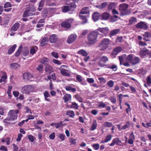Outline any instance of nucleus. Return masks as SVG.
Wrapping results in <instances>:
<instances>
[{"label":"nucleus","mask_w":151,"mask_h":151,"mask_svg":"<svg viewBox=\"0 0 151 151\" xmlns=\"http://www.w3.org/2000/svg\"><path fill=\"white\" fill-rule=\"evenodd\" d=\"M99 33L96 31H93L89 33L88 36V39L89 43L92 44L95 42L97 38L98 35Z\"/></svg>","instance_id":"1"},{"label":"nucleus","mask_w":151,"mask_h":151,"mask_svg":"<svg viewBox=\"0 0 151 151\" xmlns=\"http://www.w3.org/2000/svg\"><path fill=\"white\" fill-rule=\"evenodd\" d=\"M140 60V59L138 57L133 58L132 54L128 55L126 58V60L132 65L137 64L139 62Z\"/></svg>","instance_id":"2"},{"label":"nucleus","mask_w":151,"mask_h":151,"mask_svg":"<svg viewBox=\"0 0 151 151\" xmlns=\"http://www.w3.org/2000/svg\"><path fill=\"white\" fill-rule=\"evenodd\" d=\"M21 90L23 93L29 94L30 93L33 92L34 89L32 85H27L23 87Z\"/></svg>","instance_id":"3"},{"label":"nucleus","mask_w":151,"mask_h":151,"mask_svg":"<svg viewBox=\"0 0 151 151\" xmlns=\"http://www.w3.org/2000/svg\"><path fill=\"white\" fill-rule=\"evenodd\" d=\"M76 5L74 3H71L68 6H65L62 8V11L63 12H69L74 11L75 9L76 8Z\"/></svg>","instance_id":"4"},{"label":"nucleus","mask_w":151,"mask_h":151,"mask_svg":"<svg viewBox=\"0 0 151 151\" xmlns=\"http://www.w3.org/2000/svg\"><path fill=\"white\" fill-rule=\"evenodd\" d=\"M149 50L147 48L141 50L139 52V55L142 58H151V53L148 52Z\"/></svg>","instance_id":"5"},{"label":"nucleus","mask_w":151,"mask_h":151,"mask_svg":"<svg viewBox=\"0 0 151 151\" xmlns=\"http://www.w3.org/2000/svg\"><path fill=\"white\" fill-rule=\"evenodd\" d=\"M35 11V9L34 8V7L32 6H30L28 8L27 10L24 12L23 17H25L28 16H32L35 14V13H34Z\"/></svg>","instance_id":"6"},{"label":"nucleus","mask_w":151,"mask_h":151,"mask_svg":"<svg viewBox=\"0 0 151 151\" xmlns=\"http://www.w3.org/2000/svg\"><path fill=\"white\" fill-rule=\"evenodd\" d=\"M19 113L18 110H12L9 112V115L10 116V118L11 120H14L17 119V114Z\"/></svg>","instance_id":"7"},{"label":"nucleus","mask_w":151,"mask_h":151,"mask_svg":"<svg viewBox=\"0 0 151 151\" xmlns=\"http://www.w3.org/2000/svg\"><path fill=\"white\" fill-rule=\"evenodd\" d=\"M77 36L75 34H72L69 35L67 40L68 44H71L74 42L76 39Z\"/></svg>","instance_id":"8"},{"label":"nucleus","mask_w":151,"mask_h":151,"mask_svg":"<svg viewBox=\"0 0 151 151\" xmlns=\"http://www.w3.org/2000/svg\"><path fill=\"white\" fill-rule=\"evenodd\" d=\"M122 143V142L119 139V138L118 137H116L112 140V142L110 144V146L112 147L116 144L117 145L121 146Z\"/></svg>","instance_id":"9"},{"label":"nucleus","mask_w":151,"mask_h":151,"mask_svg":"<svg viewBox=\"0 0 151 151\" xmlns=\"http://www.w3.org/2000/svg\"><path fill=\"white\" fill-rule=\"evenodd\" d=\"M136 27L142 29H147V26L144 22H140L136 25Z\"/></svg>","instance_id":"10"},{"label":"nucleus","mask_w":151,"mask_h":151,"mask_svg":"<svg viewBox=\"0 0 151 151\" xmlns=\"http://www.w3.org/2000/svg\"><path fill=\"white\" fill-rule=\"evenodd\" d=\"M58 39V36L55 34H52L50 35L49 37V40L51 43H56Z\"/></svg>","instance_id":"11"},{"label":"nucleus","mask_w":151,"mask_h":151,"mask_svg":"<svg viewBox=\"0 0 151 151\" xmlns=\"http://www.w3.org/2000/svg\"><path fill=\"white\" fill-rule=\"evenodd\" d=\"M122 50V47L119 46L114 48L111 52V55H116Z\"/></svg>","instance_id":"12"},{"label":"nucleus","mask_w":151,"mask_h":151,"mask_svg":"<svg viewBox=\"0 0 151 151\" xmlns=\"http://www.w3.org/2000/svg\"><path fill=\"white\" fill-rule=\"evenodd\" d=\"M59 70H60V73L62 75L68 76H70V74L68 72V70L63 68H61V67L59 68Z\"/></svg>","instance_id":"13"},{"label":"nucleus","mask_w":151,"mask_h":151,"mask_svg":"<svg viewBox=\"0 0 151 151\" xmlns=\"http://www.w3.org/2000/svg\"><path fill=\"white\" fill-rule=\"evenodd\" d=\"M129 5L126 4H122L119 6L120 10L122 11H125L128 8Z\"/></svg>","instance_id":"14"},{"label":"nucleus","mask_w":151,"mask_h":151,"mask_svg":"<svg viewBox=\"0 0 151 151\" xmlns=\"http://www.w3.org/2000/svg\"><path fill=\"white\" fill-rule=\"evenodd\" d=\"M23 78L25 80H30L33 78V76L29 73H25L23 74Z\"/></svg>","instance_id":"15"},{"label":"nucleus","mask_w":151,"mask_h":151,"mask_svg":"<svg viewBox=\"0 0 151 151\" xmlns=\"http://www.w3.org/2000/svg\"><path fill=\"white\" fill-rule=\"evenodd\" d=\"M100 17L99 13L97 12H95L93 13L92 15V19L94 22H96L98 20Z\"/></svg>","instance_id":"16"},{"label":"nucleus","mask_w":151,"mask_h":151,"mask_svg":"<svg viewBox=\"0 0 151 151\" xmlns=\"http://www.w3.org/2000/svg\"><path fill=\"white\" fill-rule=\"evenodd\" d=\"M49 41V39L47 37H45L43 38L40 42V44L41 46L43 47L47 44V42Z\"/></svg>","instance_id":"17"},{"label":"nucleus","mask_w":151,"mask_h":151,"mask_svg":"<svg viewBox=\"0 0 151 151\" xmlns=\"http://www.w3.org/2000/svg\"><path fill=\"white\" fill-rule=\"evenodd\" d=\"M119 31L120 30L119 29H116L112 30L111 31L109 35V37L111 38L113 36L118 34L119 32Z\"/></svg>","instance_id":"18"},{"label":"nucleus","mask_w":151,"mask_h":151,"mask_svg":"<svg viewBox=\"0 0 151 151\" xmlns=\"http://www.w3.org/2000/svg\"><path fill=\"white\" fill-rule=\"evenodd\" d=\"M71 96L70 94H65L63 97V99L64 101V102L66 103L71 100Z\"/></svg>","instance_id":"19"},{"label":"nucleus","mask_w":151,"mask_h":151,"mask_svg":"<svg viewBox=\"0 0 151 151\" xmlns=\"http://www.w3.org/2000/svg\"><path fill=\"white\" fill-rule=\"evenodd\" d=\"M89 8L88 7H85L83 8L80 12V14H85L89 13Z\"/></svg>","instance_id":"20"},{"label":"nucleus","mask_w":151,"mask_h":151,"mask_svg":"<svg viewBox=\"0 0 151 151\" xmlns=\"http://www.w3.org/2000/svg\"><path fill=\"white\" fill-rule=\"evenodd\" d=\"M45 100L47 101H50V99L48 98L50 97V95L49 92L47 91H45L44 93Z\"/></svg>","instance_id":"21"},{"label":"nucleus","mask_w":151,"mask_h":151,"mask_svg":"<svg viewBox=\"0 0 151 151\" xmlns=\"http://www.w3.org/2000/svg\"><path fill=\"white\" fill-rule=\"evenodd\" d=\"M17 47V45L14 44L12 45L9 50L8 51V54L9 55L11 54L15 50Z\"/></svg>","instance_id":"22"},{"label":"nucleus","mask_w":151,"mask_h":151,"mask_svg":"<svg viewBox=\"0 0 151 151\" xmlns=\"http://www.w3.org/2000/svg\"><path fill=\"white\" fill-rule=\"evenodd\" d=\"M38 50V48L36 46L32 47L30 49V53L32 55L35 54Z\"/></svg>","instance_id":"23"},{"label":"nucleus","mask_w":151,"mask_h":151,"mask_svg":"<svg viewBox=\"0 0 151 151\" xmlns=\"http://www.w3.org/2000/svg\"><path fill=\"white\" fill-rule=\"evenodd\" d=\"M82 14H80L79 13V17L80 18L83 20L82 22V24L86 23L87 22V20L86 19V17L85 16L82 15Z\"/></svg>","instance_id":"24"},{"label":"nucleus","mask_w":151,"mask_h":151,"mask_svg":"<svg viewBox=\"0 0 151 151\" xmlns=\"http://www.w3.org/2000/svg\"><path fill=\"white\" fill-rule=\"evenodd\" d=\"M20 24L19 23H16L14 24L11 28V30L16 31L19 27Z\"/></svg>","instance_id":"25"},{"label":"nucleus","mask_w":151,"mask_h":151,"mask_svg":"<svg viewBox=\"0 0 151 151\" xmlns=\"http://www.w3.org/2000/svg\"><path fill=\"white\" fill-rule=\"evenodd\" d=\"M137 22V19L134 17H132L129 20V24L130 25L135 24Z\"/></svg>","instance_id":"26"},{"label":"nucleus","mask_w":151,"mask_h":151,"mask_svg":"<svg viewBox=\"0 0 151 151\" xmlns=\"http://www.w3.org/2000/svg\"><path fill=\"white\" fill-rule=\"evenodd\" d=\"M61 26L66 28H69L71 27L70 24L67 22H63L61 24Z\"/></svg>","instance_id":"27"},{"label":"nucleus","mask_w":151,"mask_h":151,"mask_svg":"<svg viewBox=\"0 0 151 151\" xmlns=\"http://www.w3.org/2000/svg\"><path fill=\"white\" fill-rule=\"evenodd\" d=\"M66 115L69 116L71 118H73L75 115L74 112L73 111L69 110L67 111Z\"/></svg>","instance_id":"28"},{"label":"nucleus","mask_w":151,"mask_h":151,"mask_svg":"<svg viewBox=\"0 0 151 151\" xmlns=\"http://www.w3.org/2000/svg\"><path fill=\"white\" fill-rule=\"evenodd\" d=\"M78 53L79 54H81L84 56H86L88 55V53L86 52L83 49L79 50L78 52Z\"/></svg>","instance_id":"29"},{"label":"nucleus","mask_w":151,"mask_h":151,"mask_svg":"<svg viewBox=\"0 0 151 151\" xmlns=\"http://www.w3.org/2000/svg\"><path fill=\"white\" fill-rule=\"evenodd\" d=\"M116 4L114 3H110L108 5V8L109 10H111L115 8L116 7Z\"/></svg>","instance_id":"30"},{"label":"nucleus","mask_w":151,"mask_h":151,"mask_svg":"<svg viewBox=\"0 0 151 151\" xmlns=\"http://www.w3.org/2000/svg\"><path fill=\"white\" fill-rule=\"evenodd\" d=\"M49 62V59L45 57H43L40 60V63L44 64H47Z\"/></svg>","instance_id":"31"},{"label":"nucleus","mask_w":151,"mask_h":151,"mask_svg":"<svg viewBox=\"0 0 151 151\" xmlns=\"http://www.w3.org/2000/svg\"><path fill=\"white\" fill-rule=\"evenodd\" d=\"M29 50L27 47L24 48V50L22 52L23 55L26 56L28 55L29 54Z\"/></svg>","instance_id":"32"},{"label":"nucleus","mask_w":151,"mask_h":151,"mask_svg":"<svg viewBox=\"0 0 151 151\" xmlns=\"http://www.w3.org/2000/svg\"><path fill=\"white\" fill-rule=\"evenodd\" d=\"M45 70L47 72L50 73L52 71V68L50 65H47L46 66Z\"/></svg>","instance_id":"33"},{"label":"nucleus","mask_w":151,"mask_h":151,"mask_svg":"<svg viewBox=\"0 0 151 151\" xmlns=\"http://www.w3.org/2000/svg\"><path fill=\"white\" fill-rule=\"evenodd\" d=\"M23 48V47L22 45H20L19 48H18V50H17V52H16V53L15 54V56L16 57H18L19 56L20 53V52L22 50Z\"/></svg>","instance_id":"34"},{"label":"nucleus","mask_w":151,"mask_h":151,"mask_svg":"<svg viewBox=\"0 0 151 151\" xmlns=\"http://www.w3.org/2000/svg\"><path fill=\"white\" fill-rule=\"evenodd\" d=\"M104 66H106V67L108 68H110L112 69L113 71H116L117 69L116 65L113 64L111 66H107V65H104Z\"/></svg>","instance_id":"35"},{"label":"nucleus","mask_w":151,"mask_h":151,"mask_svg":"<svg viewBox=\"0 0 151 151\" xmlns=\"http://www.w3.org/2000/svg\"><path fill=\"white\" fill-rule=\"evenodd\" d=\"M130 122L129 121H128L126 123V124L124 125L122 127V129L125 130L127 128L130 127Z\"/></svg>","instance_id":"36"},{"label":"nucleus","mask_w":151,"mask_h":151,"mask_svg":"<svg viewBox=\"0 0 151 151\" xmlns=\"http://www.w3.org/2000/svg\"><path fill=\"white\" fill-rule=\"evenodd\" d=\"M112 136L111 135H107L104 139V142H107L111 140L112 139Z\"/></svg>","instance_id":"37"},{"label":"nucleus","mask_w":151,"mask_h":151,"mask_svg":"<svg viewBox=\"0 0 151 151\" xmlns=\"http://www.w3.org/2000/svg\"><path fill=\"white\" fill-rule=\"evenodd\" d=\"M11 67L13 69H15L20 67V65L17 63H13L10 64Z\"/></svg>","instance_id":"38"},{"label":"nucleus","mask_w":151,"mask_h":151,"mask_svg":"<svg viewBox=\"0 0 151 151\" xmlns=\"http://www.w3.org/2000/svg\"><path fill=\"white\" fill-rule=\"evenodd\" d=\"M112 124L109 122H104V127H111L112 126Z\"/></svg>","instance_id":"39"},{"label":"nucleus","mask_w":151,"mask_h":151,"mask_svg":"<svg viewBox=\"0 0 151 151\" xmlns=\"http://www.w3.org/2000/svg\"><path fill=\"white\" fill-rule=\"evenodd\" d=\"M99 47L100 48V50H103L104 49V40H102L101 42L99 45Z\"/></svg>","instance_id":"40"},{"label":"nucleus","mask_w":151,"mask_h":151,"mask_svg":"<svg viewBox=\"0 0 151 151\" xmlns=\"http://www.w3.org/2000/svg\"><path fill=\"white\" fill-rule=\"evenodd\" d=\"M123 37L122 36L117 37L116 39V42H121L123 41Z\"/></svg>","instance_id":"41"},{"label":"nucleus","mask_w":151,"mask_h":151,"mask_svg":"<svg viewBox=\"0 0 151 151\" xmlns=\"http://www.w3.org/2000/svg\"><path fill=\"white\" fill-rule=\"evenodd\" d=\"M147 83L148 85H149L151 83V78L150 76H148L146 78Z\"/></svg>","instance_id":"42"},{"label":"nucleus","mask_w":151,"mask_h":151,"mask_svg":"<svg viewBox=\"0 0 151 151\" xmlns=\"http://www.w3.org/2000/svg\"><path fill=\"white\" fill-rule=\"evenodd\" d=\"M108 86L110 87H112L114 85V82L112 80L109 81L107 83Z\"/></svg>","instance_id":"43"},{"label":"nucleus","mask_w":151,"mask_h":151,"mask_svg":"<svg viewBox=\"0 0 151 151\" xmlns=\"http://www.w3.org/2000/svg\"><path fill=\"white\" fill-rule=\"evenodd\" d=\"M109 99L111 102L114 104H115L116 102V98L114 96H111L109 98Z\"/></svg>","instance_id":"44"},{"label":"nucleus","mask_w":151,"mask_h":151,"mask_svg":"<svg viewBox=\"0 0 151 151\" xmlns=\"http://www.w3.org/2000/svg\"><path fill=\"white\" fill-rule=\"evenodd\" d=\"M78 105L76 103H72V104L71 106V108H75L76 109H78Z\"/></svg>","instance_id":"45"},{"label":"nucleus","mask_w":151,"mask_h":151,"mask_svg":"<svg viewBox=\"0 0 151 151\" xmlns=\"http://www.w3.org/2000/svg\"><path fill=\"white\" fill-rule=\"evenodd\" d=\"M129 87L132 92L134 94L137 93V91L136 89L133 87L132 86H130Z\"/></svg>","instance_id":"46"},{"label":"nucleus","mask_w":151,"mask_h":151,"mask_svg":"<svg viewBox=\"0 0 151 151\" xmlns=\"http://www.w3.org/2000/svg\"><path fill=\"white\" fill-rule=\"evenodd\" d=\"M96 123H93L90 128V130H93L96 128Z\"/></svg>","instance_id":"47"},{"label":"nucleus","mask_w":151,"mask_h":151,"mask_svg":"<svg viewBox=\"0 0 151 151\" xmlns=\"http://www.w3.org/2000/svg\"><path fill=\"white\" fill-rule=\"evenodd\" d=\"M110 17V15L109 14L104 13V20H108Z\"/></svg>","instance_id":"48"},{"label":"nucleus","mask_w":151,"mask_h":151,"mask_svg":"<svg viewBox=\"0 0 151 151\" xmlns=\"http://www.w3.org/2000/svg\"><path fill=\"white\" fill-rule=\"evenodd\" d=\"M4 75L2 76L1 79L0 80H1V82L2 81H4L7 78V76L6 74V73L4 72Z\"/></svg>","instance_id":"49"},{"label":"nucleus","mask_w":151,"mask_h":151,"mask_svg":"<svg viewBox=\"0 0 151 151\" xmlns=\"http://www.w3.org/2000/svg\"><path fill=\"white\" fill-rule=\"evenodd\" d=\"M76 78L79 82H81L83 80L82 79L81 76L79 75H77L76 76Z\"/></svg>","instance_id":"50"},{"label":"nucleus","mask_w":151,"mask_h":151,"mask_svg":"<svg viewBox=\"0 0 151 151\" xmlns=\"http://www.w3.org/2000/svg\"><path fill=\"white\" fill-rule=\"evenodd\" d=\"M76 98L77 99L78 101L80 102H82L83 101V99L82 98L80 97L78 95H76L75 96Z\"/></svg>","instance_id":"51"},{"label":"nucleus","mask_w":151,"mask_h":151,"mask_svg":"<svg viewBox=\"0 0 151 151\" xmlns=\"http://www.w3.org/2000/svg\"><path fill=\"white\" fill-rule=\"evenodd\" d=\"M110 40L108 39H104V45L108 46L109 44Z\"/></svg>","instance_id":"52"},{"label":"nucleus","mask_w":151,"mask_h":151,"mask_svg":"<svg viewBox=\"0 0 151 151\" xmlns=\"http://www.w3.org/2000/svg\"><path fill=\"white\" fill-rule=\"evenodd\" d=\"M145 36L147 38L151 37V33L150 32H146L144 34Z\"/></svg>","instance_id":"53"},{"label":"nucleus","mask_w":151,"mask_h":151,"mask_svg":"<svg viewBox=\"0 0 151 151\" xmlns=\"http://www.w3.org/2000/svg\"><path fill=\"white\" fill-rule=\"evenodd\" d=\"M43 67V66L42 65H40L37 68V69L40 71H41L42 70Z\"/></svg>","instance_id":"54"},{"label":"nucleus","mask_w":151,"mask_h":151,"mask_svg":"<svg viewBox=\"0 0 151 151\" xmlns=\"http://www.w3.org/2000/svg\"><path fill=\"white\" fill-rule=\"evenodd\" d=\"M28 139L31 142H33L34 141V137L33 136L29 135L28 136Z\"/></svg>","instance_id":"55"},{"label":"nucleus","mask_w":151,"mask_h":151,"mask_svg":"<svg viewBox=\"0 0 151 151\" xmlns=\"http://www.w3.org/2000/svg\"><path fill=\"white\" fill-rule=\"evenodd\" d=\"M51 54L55 58H58V53L55 52H52Z\"/></svg>","instance_id":"56"},{"label":"nucleus","mask_w":151,"mask_h":151,"mask_svg":"<svg viewBox=\"0 0 151 151\" xmlns=\"http://www.w3.org/2000/svg\"><path fill=\"white\" fill-rule=\"evenodd\" d=\"M139 45L142 46H146L147 45V44L146 42L141 41H139Z\"/></svg>","instance_id":"57"},{"label":"nucleus","mask_w":151,"mask_h":151,"mask_svg":"<svg viewBox=\"0 0 151 151\" xmlns=\"http://www.w3.org/2000/svg\"><path fill=\"white\" fill-rule=\"evenodd\" d=\"M96 30L97 31H96L98 32V33H99L98 32H99L102 33H104V28H101L99 27Z\"/></svg>","instance_id":"58"},{"label":"nucleus","mask_w":151,"mask_h":151,"mask_svg":"<svg viewBox=\"0 0 151 151\" xmlns=\"http://www.w3.org/2000/svg\"><path fill=\"white\" fill-rule=\"evenodd\" d=\"M11 6V4L10 2H6L5 3L4 5V7L5 8H8Z\"/></svg>","instance_id":"59"},{"label":"nucleus","mask_w":151,"mask_h":151,"mask_svg":"<svg viewBox=\"0 0 151 151\" xmlns=\"http://www.w3.org/2000/svg\"><path fill=\"white\" fill-rule=\"evenodd\" d=\"M22 137V135L21 133H19L18 134V136L17 138V141H19L21 139V137Z\"/></svg>","instance_id":"60"},{"label":"nucleus","mask_w":151,"mask_h":151,"mask_svg":"<svg viewBox=\"0 0 151 151\" xmlns=\"http://www.w3.org/2000/svg\"><path fill=\"white\" fill-rule=\"evenodd\" d=\"M53 62L54 63L58 65H60L61 64V63L60 62V61L55 59H53Z\"/></svg>","instance_id":"61"},{"label":"nucleus","mask_w":151,"mask_h":151,"mask_svg":"<svg viewBox=\"0 0 151 151\" xmlns=\"http://www.w3.org/2000/svg\"><path fill=\"white\" fill-rule=\"evenodd\" d=\"M49 138L53 140V139L55 137V132H53L49 136Z\"/></svg>","instance_id":"62"},{"label":"nucleus","mask_w":151,"mask_h":151,"mask_svg":"<svg viewBox=\"0 0 151 151\" xmlns=\"http://www.w3.org/2000/svg\"><path fill=\"white\" fill-rule=\"evenodd\" d=\"M0 150H2L3 151H7V148L4 146H1L0 148Z\"/></svg>","instance_id":"63"},{"label":"nucleus","mask_w":151,"mask_h":151,"mask_svg":"<svg viewBox=\"0 0 151 151\" xmlns=\"http://www.w3.org/2000/svg\"><path fill=\"white\" fill-rule=\"evenodd\" d=\"M12 145L13 146V151H18V147L16 145L14 144H13Z\"/></svg>","instance_id":"64"}]
</instances>
